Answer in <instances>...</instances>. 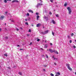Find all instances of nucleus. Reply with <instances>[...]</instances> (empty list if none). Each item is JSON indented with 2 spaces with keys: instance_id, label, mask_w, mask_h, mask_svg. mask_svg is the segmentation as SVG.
I'll return each instance as SVG.
<instances>
[{
  "instance_id": "nucleus-1",
  "label": "nucleus",
  "mask_w": 76,
  "mask_h": 76,
  "mask_svg": "<svg viewBox=\"0 0 76 76\" xmlns=\"http://www.w3.org/2000/svg\"><path fill=\"white\" fill-rule=\"evenodd\" d=\"M66 66H67V68L69 70H72V69L70 68V64H66Z\"/></svg>"
},
{
  "instance_id": "nucleus-2",
  "label": "nucleus",
  "mask_w": 76,
  "mask_h": 76,
  "mask_svg": "<svg viewBox=\"0 0 76 76\" xmlns=\"http://www.w3.org/2000/svg\"><path fill=\"white\" fill-rule=\"evenodd\" d=\"M67 10H68L69 14H70L72 13V10L70 9V8L69 7H68L67 8Z\"/></svg>"
},
{
  "instance_id": "nucleus-3",
  "label": "nucleus",
  "mask_w": 76,
  "mask_h": 76,
  "mask_svg": "<svg viewBox=\"0 0 76 76\" xmlns=\"http://www.w3.org/2000/svg\"><path fill=\"white\" fill-rule=\"evenodd\" d=\"M42 5H43L41 3H38L37 4L36 6V7H37V8H38L39 6H42Z\"/></svg>"
},
{
  "instance_id": "nucleus-4",
  "label": "nucleus",
  "mask_w": 76,
  "mask_h": 76,
  "mask_svg": "<svg viewBox=\"0 0 76 76\" xmlns=\"http://www.w3.org/2000/svg\"><path fill=\"white\" fill-rule=\"evenodd\" d=\"M41 26V23H39L37 24L36 26L37 27H39Z\"/></svg>"
},
{
  "instance_id": "nucleus-5",
  "label": "nucleus",
  "mask_w": 76,
  "mask_h": 76,
  "mask_svg": "<svg viewBox=\"0 0 76 76\" xmlns=\"http://www.w3.org/2000/svg\"><path fill=\"white\" fill-rule=\"evenodd\" d=\"M4 18V16H2L0 17V19H1V20H3V19Z\"/></svg>"
},
{
  "instance_id": "nucleus-6",
  "label": "nucleus",
  "mask_w": 76,
  "mask_h": 76,
  "mask_svg": "<svg viewBox=\"0 0 76 76\" xmlns=\"http://www.w3.org/2000/svg\"><path fill=\"white\" fill-rule=\"evenodd\" d=\"M14 2H16V3H18L19 2V1L18 0H13L12 1V3H14Z\"/></svg>"
},
{
  "instance_id": "nucleus-7",
  "label": "nucleus",
  "mask_w": 76,
  "mask_h": 76,
  "mask_svg": "<svg viewBox=\"0 0 76 76\" xmlns=\"http://www.w3.org/2000/svg\"><path fill=\"white\" fill-rule=\"evenodd\" d=\"M49 51L51 53H53V50L52 49H49Z\"/></svg>"
},
{
  "instance_id": "nucleus-8",
  "label": "nucleus",
  "mask_w": 76,
  "mask_h": 76,
  "mask_svg": "<svg viewBox=\"0 0 76 76\" xmlns=\"http://www.w3.org/2000/svg\"><path fill=\"white\" fill-rule=\"evenodd\" d=\"M54 52L55 53H56L57 54H58V53L57 52V51L56 50H53V53Z\"/></svg>"
},
{
  "instance_id": "nucleus-9",
  "label": "nucleus",
  "mask_w": 76,
  "mask_h": 76,
  "mask_svg": "<svg viewBox=\"0 0 76 76\" xmlns=\"http://www.w3.org/2000/svg\"><path fill=\"white\" fill-rule=\"evenodd\" d=\"M56 73L57 74H56L55 76H58V75H60V72H57Z\"/></svg>"
},
{
  "instance_id": "nucleus-10",
  "label": "nucleus",
  "mask_w": 76,
  "mask_h": 76,
  "mask_svg": "<svg viewBox=\"0 0 76 76\" xmlns=\"http://www.w3.org/2000/svg\"><path fill=\"white\" fill-rule=\"evenodd\" d=\"M44 19H46V20H48V18L45 16L44 17Z\"/></svg>"
},
{
  "instance_id": "nucleus-11",
  "label": "nucleus",
  "mask_w": 76,
  "mask_h": 76,
  "mask_svg": "<svg viewBox=\"0 0 76 76\" xmlns=\"http://www.w3.org/2000/svg\"><path fill=\"white\" fill-rule=\"evenodd\" d=\"M29 12H30L31 13H34V12H33V11L31 10H28Z\"/></svg>"
},
{
  "instance_id": "nucleus-12",
  "label": "nucleus",
  "mask_w": 76,
  "mask_h": 76,
  "mask_svg": "<svg viewBox=\"0 0 76 76\" xmlns=\"http://www.w3.org/2000/svg\"><path fill=\"white\" fill-rule=\"evenodd\" d=\"M45 34H47L48 32V30L46 31H45Z\"/></svg>"
},
{
  "instance_id": "nucleus-13",
  "label": "nucleus",
  "mask_w": 76,
  "mask_h": 76,
  "mask_svg": "<svg viewBox=\"0 0 76 76\" xmlns=\"http://www.w3.org/2000/svg\"><path fill=\"white\" fill-rule=\"evenodd\" d=\"M52 22L53 24H56V22L55 21H54V20H52Z\"/></svg>"
},
{
  "instance_id": "nucleus-14",
  "label": "nucleus",
  "mask_w": 76,
  "mask_h": 76,
  "mask_svg": "<svg viewBox=\"0 0 76 76\" xmlns=\"http://www.w3.org/2000/svg\"><path fill=\"white\" fill-rule=\"evenodd\" d=\"M37 20H38L39 19V15H37Z\"/></svg>"
},
{
  "instance_id": "nucleus-15",
  "label": "nucleus",
  "mask_w": 76,
  "mask_h": 76,
  "mask_svg": "<svg viewBox=\"0 0 76 76\" xmlns=\"http://www.w3.org/2000/svg\"><path fill=\"white\" fill-rule=\"evenodd\" d=\"M47 47H48V45H45V48H47Z\"/></svg>"
},
{
  "instance_id": "nucleus-16",
  "label": "nucleus",
  "mask_w": 76,
  "mask_h": 76,
  "mask_svg": "<svg viewBox=\"0 0 76 76\" xmlns=\"http://www.w3.org/2000/svg\"><path fill=\"white\" fill-rule=\"evenodd\" d=\"M30 20H31V18L30 17H28V21H30Z\"/></svg>"
},
{
  "instance_id": "nucleus-17",
  "label": "nucleus",
  "mask_w": 76,
  "mask_h": 76,
  "mask_svg": "<svg viewBox=\"0 0 76 76\" xmlns=\"http://www.w3.org/2000/svg\"><path fill=\"white\" fill-rule=\"evenodd\" d=\"M71 37H73V36L74 35V34H73V33H72V34H71Z\"/></svg>"
},
{
  "instance_id": "nucleus-18",
  "label": "nucleus",
  "mask_w": 76,
  "mask_h": 76,
  "mask_svg": "<svg viewBox=\"0 0 76 76\" xmlns=\"http://www.w3.org/2000/svg\"><path fill=\"white\" fill-rule=\"evenodd\" d=\"M64 6L65 7H66V6H67V4H65L64 5Z\"/></svg>"
},
{
  "instance_id": "nucleus-19",
  "label": "nucleus",
  "mask_w": 76,
  "mask_h": 76,
  "mask_svg": "<svg viewBox=\"0 0 76 76\" xmlns=\"http://www.w3.org/2000/svg\"><path fill=\"white\" fill-rule=\"evenodd\" d=\"M4 56H6L7 57V55L6 53H5V54H4Z\"/></svg>"
},
{
  "instance_id": "nucleus-20",
  "label": "nucleus",
  "mask_w": 76,
  "mask_h": 76,
  "mask_svg": "<svg viewBox=\"0 0 76 76\" xmlns=\"http://www.w3.org/2000/svg\"><path fill=\"white\" fill-rule=\"evenodd\" d=\"M50 75L51 76H54V74H52V73H50Z\"/></svg>"
},
{
  "instance_id": "nucleus-21",
  "label": "nucleus",
  "mask_w": 76,
  "mask_h": 76,
  "mask_svg": "<svg viewBox=\"0 0 76 76\" xmlns=\"http://www.w3.org/2000/svg\"><path fill=\"white\" fill-rule=\"evenodd\" d=\"M52 34L53 36H54V32H53V31H52Z\"/></svg>"
},
{
  "instance_id": "nucleus-22",
  "label": "nucleus",
  "mask_w": 76,
  "mask_h": 76,
  "mask_svg": "<svg viewBox=\"0 0 76 76\" xmlns=\"http://www.w3.org/2000/svg\"><path fill=\"white\" fill-rule=\"evenodd\" d=\"M16 29L17 31H19V29L17 28H16Z\"/></svg>"
},
{
  "instance_id": "nucleus-23",
  "label": "nucleus",
  "mask_w": 76,
  "mask_h": 76,
  "mask_svg": "<svg viewBox=\"0 0 76 76\" xmlns=\"http://www.w3.org/2000/svg\"><path fill=\"white\" fill-rule=\"evenodd\" d=\"M25 24H26V25H28V23L27 22H26Z\"/></svg>"
},
{
  "instance_id": "nucleus-24",
  "label": "nucleus",
  "mask_w": 76,
  "mask_h": 76,
  "mask_svg": "<svg viewBox=\"0 0 76 76\" xmlns=\"http://www.w3.org/2000/svg\"><path fill=\"white\" fill-rule=\"evenodd\" d=\"M18 74H19V75H22V72H19Z\"/></svg>"
},
{
  "instance_id": "nucleus-25",
  "label": "nucleus",
  "mask_w": 76,
  "mask_h": 76,
  "mask_svg": "<svg viewBox=\"0 0 76 76\" xmlns=\"http://www.w3.org/2000/svg\"><path fill=\"white\" fill-rule=\"evenodd\" d=\"M41 33L42 34H45L44 32H41Z\"/></svg>"
},
{
  "instance_id": "nucleus-26",
  "label": "nucleus",
  "mask_w": 76,
  "mask_h": 76,
  "mask_svg": "<svg viewBox=\"0 0 76 76\" xmlns=\"http://www.w3.org/2000/svg\"><path fill=\"white\" fill-rule=\"evenodd\" d=\"M4 2L5 3H7V0H4Z\"/></svg>"
},
{
  "instance_id": "nucleus-27",
  "label": "nucleus",
  "mask_w": 76,
  "mask_h": 76,
  "mask_svg": "<svg viewBox=\"0 0 76 76\" xmlns=\"http://www.w3.org/2000/svg\"><path fill=\"white\" fill-rule=\"evenodd\" d=\"M46 58H48V56L47 55H46Z\"/></svg>"
},
{
  "instance_id": "nucleus-28",
  "label": "nucleus",
  "mask_w": 76,
  "mask_h": 76,
  "mask_svg": "<svg viewBox=\"0 0 76 76\" xmlns=\"http://www.w3.org/2000/svg\"><path fill=\"white\" fill-rule=\"evenodd\" d=\"M56 17H58V16H59V15H58V14H56Z\"/></svg>"
},
{
  "instance_id": "nucleus-29",
  "label": "nucleus",
  "mask_w": 76,
  "mask_h": 76,
  "mask_svg": "<svg viewBox=\"0 0 76 76\" xmlns=\"http://www.w3.org/2000/svg\"><path fill=\"white\" fill-rule=\"evenodd\" d=\"M49 15H52V13H51V12H49Z\"/></svg>"
},
{
  "instance_id": "nucleus-30",
  "label": "nucleus",
  "mask_w": 76,
  "mask_h": 76,
  "mask_svg": "<svg viewBox=\"0 0 76 76\" xmlns=\"http://www.w3.org/2000/svg\"><path fill=\"white\" fill-rule=\"evenodd\" d=\"M50 1L51 2V3H53V1H54V0H50Z\"/></svg>"
},
{
  "instance_id": "nucleus-31",
  "label": "nucleus",
  "mask_w": 76,
  "mask_h": 76,
  "mask_svg": "<svg viewBox=\"0 0 76 76\" xmlns=\"http://www.w3.org/2000/svg\"><path fill=\"white\" fill-rule=\"evenodd\" d=\"M31 30L30 29L28 30V32H31Z\"/></svg>"
},
{
  "instance_id": "nucleus-32",
  "label": "nucleus",
  "mask_w": 76,
  "mask_h": 76,
  "mask_svg": "<svg viewBox=\"0 0 76 76\" xmlns=\"http://www.w3.org/2000/svg\"><path fill=\"white\" fill-rule=\"evenodd\" d=\"M53 59H54V60H57V59H58V58H54Z\"/></svg>"
},
{
  "instance_id": "nucleus-33",
  "label": "nucleus",
  "mask_w": 76,
  "mask_h": 76,
  "mask_svg": "<svg viewBox=\"0 0 76 76\" xmlns=\"http://www.w3.org/2000/svg\"><path fill=\"white\" fill-rule=\"evenodd\" d=\"M73 47L74 48H76V46H73Z\"/></svg>"
},
{
  "instance_id": "nucleus-34",
  "label": "nucleus",
  "mask_w": 76,
  "mask_h": 76,
  "mask_svg": "<svg viewBox=\"0 0 76 76\" xmlns=\"http://www.w3.org/2000/svg\"><path fill=\"white\" fill-rule=\"evenodd\" d=\"M72 40H70L69 41V42H70V43H72Z\"/></svg>"
},
{
  "instance_id": "nucleus-35",
  "label": "nucleus",
  "mask_w": 76,
  "mask_h": 76,
  "mask_svg": "<svg viewBox=\"0 0 76 76\" xmlns=\"http://www.w3.org/2000/svg\"><path fill=\"white\" fill-rule=\"evenodd\" d=\"M5 39H8V37L7 36V37H5Z\"/></svg>"
},
{
  "instance_id": "nucleus-36",
  "label": "nucleus",
  "mask_w": 76,
  "mask_h": 76,
  "mask_svg": "<svg viewBox=\"0 0 76 76\" xmlns=\"http://www.w3.org/2000/svg\"><path fill=\"white\" fill-rule=\"evenodd\" d=\"M27 16H29V13H27Z\"/></svg>"
},
{
  "instance_id": "nucleus-37",
  "label": "nucleus",
  "mask_w": 76,
  "mask_h": 76,
  "mask_svg": "<svg viewBox=\"0 0 76 76\" xmlns=\"http://www.w3.org/2000/svg\"><path fill=\"white\" fill-rule=\"evenodd\" d=\"M67 37H68V38L69 39V38H70V36H69V35H68L67 36Z\"/></svg>"
},
{
  "instance_id": "nucleus-38",
  "label": "nucleus",
  "mask_w": 76,
  "mask_h": 76,
  "mask_svg": "<svg viewBox=\"0 0 76 76\" xmlns=\"http://www.w3.org/2000/svg\"><path fill=\"white\" fill-rule=\"evenodd\" d=\"M37 41H40V39H38L37 40Z\"/></svg>"
},
{
  "instance_id": "nucleus-39",
  "label": "nucleus",
  "mask_w": 76,
  "mask_h": 76,
  "mask_svg": "<svg viewBox=\"0 0 76 76\" xmlns=\"http://www.w3.org/2000/svg\"><path fill=\"white\" fill-rule=\"evenodd\" d=\"M50 45H53V44H52V43H50Z\"/></svg>"
},
{
  "instance_id": "nucleus-40",
  "label": "nucleus",
  "mask_w": 76,
  "mask_h": 76,
  "mask_svg": "<svg viewBox=\"0 0 76 76\" xmlns=\"http://www.w3.org/2000/svg\"><path fill=\"white\" fill-rule=\"evenodd\" d=\"M54 64L55 65H57V64L56 63V62H55L54 63Z\"/></svg>"
},
{
  "instance_id": "nucleus-41",
  "label": "nucleus",
  "mask_w": 76,
  "mask_h": 76,
  "mask_svg": "<svg viewBox=\"0 0 76 76\" xmlns=\"http://www.w3.org/2000/svg\"><path fill=\"white\" fill-rule=\"evenodd\" d=\"M44 67H46L47 66V65H44Z\"/></svg>"
},
{
  "instance_id": "nucleus-42",
  "label": "nucleus",
  "mask_w": 76,
  "mask_h": 76,
  "mask_svg": "<svg viewBox=\"0 0 76 76\" xmlns=\"http://www.w3.org/2000/svg\"><path fill=\"white\" fill-rule=\"evenodd\" d=\"M11 22H14V21L13 20H11Z\"/></svg>"
},
{
  "instance_id": "nucleus-43",
  "label": "nucleus",
  "mask_w": 76,
  "mask_h": 76,
  "mask_svg": "<svg viewBox=\"0 0 76 76\" xmlns=\"http://www.w3.org/2000/svg\"><path fill=\"white\" fill-rule=\"evenodd\" d=\"M36 15H38V13H36Z\"/></svg>"
},
{
  "instance_id": "nucleus-44",
  "label": "nucleus",
  "mask_w": 76,
  "mask_h": 76,
  "mask_svg": "<svg viewBox=\"0 0 76 76\" xmlns=\"http://www.w3.org/2000/svg\"><path fill=\"white\" fill-rule=\"evenodd\" d=\"M43 71H44V72L45 71V69H43Z\"/></svg>"
},
{
  "instance_id": "nucleus-45",
  "label": "nucleus",
  "mask_w": 76,
  "mask_h": 76,
  "mask_svg": "<svg viewBox=\"0 0 76 76\" xmlns=\"http://www.w3.org/2000/svg\"><path fill=\"white\" fill-rule=\"evenodd\" d=\"M26 21H28V20L26 19V18L25 19Z\"/></svg>"
},
{
  "instance_id": "nucleus-46",
  "label": "nucleus",
  "mask_w": 76,
  "mask_h": 76,
  "mask_svg": "<svg viewBox=\"0 0 76 76\" xmlns=\"http://www.w3.org/2000/svg\"><path fill=\"white\" fill-rule=\"evenodd\" d=\"M42 57H44V55H42Z\"/></svg>"
},
{
  "instance_id": "nucleus-47",
  "label": "nucleus",
  "mask_w": 76,
  "mask_h": 76,
  "mask_svg": "<svg viewBox=\"0 0 76 76\" xmlns=\"http://www.w3.org/2000/svg\"><path fill=\"white\" fill-rule=\"evenodd\" d=\"M32 44V42H31L30 44H29V45H31Z\"/></svg>"
},
{
  "instance_id": "nucleus-48",
  "label": "nucleus",
  "mask_w": 76,
  "mask_h": 76,
  "mask_svg": "<svg viewBox=\"0 0 76 76\" xmlns=\"http://www.w3.org/2000/svg\"><path fill=\"white\" fill-rule=\"evenodd\" d=\"M52 58H54V56H52Z\"/></svg>"
},
{
  "instance_id": "nucleus-49",
  "label": "nucleus",
  "mask_w": 76,
  "mask_h": 76,
  "mask_svg": "<svg viewBox=\"0 0 76 76\" xmlns=\"http://www.w3.org/2000/svg\"><path fill=\"white\" fill-rule=\"evenodd\" d=\"M5 13L6 14H7V12H5Z\"/></svg>"
},
{
  "instance_id": "nucleus-50",
  "label": "nucleus",
  "mask_w": 76,
  "mask_h": 76,
  "mask_svg": "<svg viewBox=\"0 0 76 76\" xmlns=\"http://www.w3.org/2000/svg\"><path fill=\"white\" fill-rule=\"evenodd\" d=\"M20 29H23L22 28V27H21V28H20Z\"/></svg>"
},
{
  "instance_id": "nucleus-51",
  "label": "nucleus",
  "mask_w": 76,
  "mask_h": 76,
  "mask_svg": "<svg viewBox=\"0 0 76 76\" xmlns=\"http://www.w3.org/2000/svg\"><path fill=\"white\" fill-rule=\"evenodd\" d=\"M41 50H43V49H42V48H41Z\"/></svg>"
},
{
  "instance_id": "nucleus-52",
  "label": "nucleus",
  "mask_w": 76,
  "mask_h": 76,
  "mask_svg": "<svg viewBox=\"0 0 76 76\" xmlns=\"http://www.w3.org/2000/svg\"><path fill=\"white\" fill-rule=\"evenodd\" d=\"M40 3H42V1H40Z\"/></svg>"
},
{
  "instance_id": "nucleus-53",
  "label": "nucleus",
  "mask_w": 76,
  "mask_h": 76,
  "mask_svg": "<svg viewBox=\"0 0 76 76\" xmlns=\"http://www.w3.org/2000/svg\"><path fill=\"white\" fill-rule=\"evenodd\" d=\"M1 28H0V31H1Z\"/></svg>"
},
{
  "instance_id": "nucleus-54",
  "label": "nucleus",
  "mask_w": 76,
  "mask_h": 76,
  "mask_svg": "<svg viewBox=\"0 0 76 76\" xmlns=\"http://www.w3.org/2000/svg\"><path fill=\"white\" fill-rule=\"evenodd\" d=\"M31 26H34V25H33V24H32V25H31Z\"/></svg>"
},
{
  "instance_id": "nucleus-55",
  "label": "nucleus",
  "mask_w": 76,
  "mask_h": 76,
  "mask_svg": "<svg viewBox=\"0 0 76 76\" xmlns=\"http://www.w3.org/2000/svg\"><path fill=\"white\" fill-rule=\"evenodd\" d=\"M45 42H47V40H45Z\"/></svg>"
},
{
  "instance_id": "nucleus-56",
  "label": "nucleus",
  "mask_w": 76,
  "mask_h": 76,
  "mask_svg": "<svg viewBox=\"0 0 76 76\" xmlns=\"http://www.w3.org/2000/svg\"><path fill=\"white\" fill-rule=\"evenodd\" d=\"M75 75H76V72H75Z\"/></svg>"
},
{
  "instance_id": "nucleus-57",
  "label": "nucleus",
  "mask_w": 76,
  "mask_h": 76,
  "mask_svg": "<svg viewBox=\"0 0 76 76\" xmlns=\"http://www.w3.org/2000/svg\"><path fill=\"white\" fill-rule=\"evenodd\" d=\"M17 47H19V45H18Z\"/></svg>"
},
{
  "instance_id": "nucleus-58",
  "label": "nucleus",
  "mask_w": 76,
  "mask_h": 76,
  "mask_svg": "<svg viewBox=\"0 0 76 76\" xmlns=\"http://www.w3.org/2000/svg\"><path fill=\"white\" fill-rule=\"evenodd\" d=\"M5 25H6V23H5Z\"/></svg>"
},
{
  "instance_id": "nucleus-59",
  "label": "nucleus",
  "mask_w": 76,
  "mask_h": 76,
  "mask_svg": "<svg viewBox=\"0 0 76 76\" xmlns=\"http://www.w3.org/2000/svg\"><path fill=\"white\" fill-rule=\"evenodd\" d=\"M22 50L21 48L20 49V50Z\"/></svg>"
},
{
  "instance_id": "nucleus-60",
  "label": "nucleus",
  "mask_w": 76,
  "mask_h": 76,
  "mask_svg": "<svg viewBox=\"0 0 76 76\" xmlns=\"http://www.w3.org/2000/svg\"><path fill=\"white\" fill-rule=\"evenodd\" d=\"M10 1H11V0H9Z\"/></svg>"
},
{
  "instance_id": "nucleus-61",
  "label": "nucleus",
  "mask_w": 76,
  "mask_h": 76,
  "mask_svg": "<svg viewBox=\"0 0 76 76\" xmlns=\"http://www.w3.org/2000/svg\"><path fill=\"white\" fill-rule=\"evenodd\" d=\"M43 28H44L45 27H44V26H43Z\"/></svg>"
},
{
  "instance_id": "nucleus-62",
  "label": "nucleus",
  "mask_w": 76,
  "mask_h": 76,
  "mask_svg": "<svg viewBox=\"0 0 76 76\" xmlns=\"http://www.w3.org/2000/svg\"><path fill=\"white\" fill-rule=\"evenodd\" d=\"M15 66H14V68H15Z\"/></svg>"
},
{
  "instance_id": "nucleus-63",
  "label": "nucleus",
  "mask_w": 76,
  "mask_h": 76,
  "mask_svg": "<svg viewBox=\"0 0 76 76\" xmlns=\"http://www.w3.org/2000/svg\"><path fill=\"white\" fill-rule=\"evenodd\" d=\"M75 41L76 42V40H75Z\"/></svg>"
},
{
  "instance_id": "nucleus-64",
  "label": "nucleus",
  "mask_w": 76,
  "mask_h": 76,
  "mask_svg": "<svg viewBox=\"0 0 76 76\" xmlns=\"http://www.w3.org/2000/svg\"><path fill=\"white\" fill-rule=\"evenodd\" d=\"M47 51H48V50H47Z\"/></svg>"
}]
</instances>
